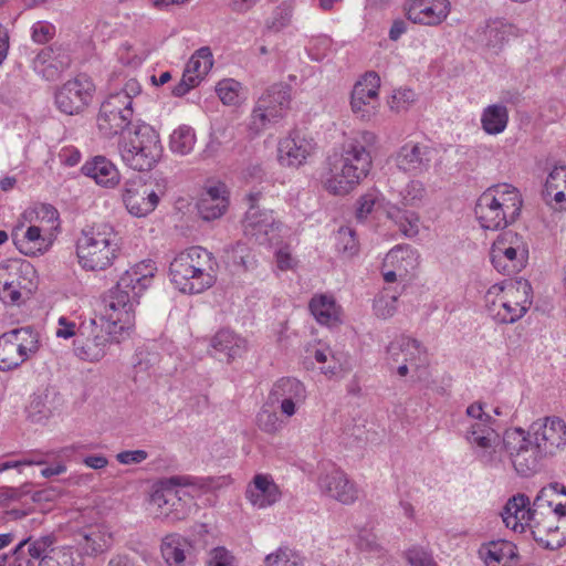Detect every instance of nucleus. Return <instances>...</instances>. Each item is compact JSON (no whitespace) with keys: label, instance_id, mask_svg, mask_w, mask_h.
I'll use <instances>...</instances> for the list:
<instances>
[{"label":"nucleus","instance_id":"1","mask_svg":"<svg viewBox=\"0 0 566 566\" xmlns=\"http://www.w3.org/2000/svg\"><path fill=\"white\" fill-rule=\"evenodd\" d=\"M374 133L363 130L343 146L339 155L329 159L325 188L334 195H346L365 178L371 168L370 148L376 144Z\"/></svg>","mask_w":566,"mask_h":566},{"label":"nucleus","instance_id":"2","mask_svg":"<svg viewBox=\"0 0 566 566\" xmlns=\"http://www.w3.org/2000/svg\"><path fill=\"white\" fill-rule=\"evenodd\" d=\"M157 268L151 260L142 261L125 271L116 286L103 298L104 315L114 326L129 329L135 322L134 307L153 282Z\"/></svg>","mask_w":566,"mask_h":566},{"label":"nucleus","instance_id":"3","mask_svg":"<svg viewBox=\"0 0 566 566\" xmlns=\"http://www.w3.org/2000/svg\"><path fill=\"white\" fill-rule=\"evenodd\" d=\"M171 282L182 293H201L216 282L217 262L212 253L201 247L180 252L169 266Z\"/></svg>","mask_w":566,"mask_h":566},{"label":"nucleus","instance_id":"4","mask_svg":"<svg viewBox=\"0 0 566 566\" xmlns=\"http://www.w3.org/2000/svg\"><path fill=\"white\" fill-rule=\"evenodd\" d=\"M120 244V237L109 223L87 227L76 242L78 263L88 271L106 270L118 258Z\"/></svg>","mask_w":566,"mask_h":566},{"label":"nucleus","instance_id":"5","mask_svg":"<svg viewBox=\"0 0 566 566\" xmlns=\"http://www.w3.org/2000/svg\"><path fill=\"white\" fill-rule=\"evenodd\" d=\"M522 203L517 188L500 184L488 188L479 197L474 212L482 228L499 230L518 218Z\"/></svg>","mask_w":566,"mask_h":566},{"label":"nucleus","instance_id":"6","mask_svg":"<svg viewBox=\"0 0 566 566\" xmlns=\"http://www.w3.org/2000/svg\"><path fill=\"white\" fill-rule=\"evenodd\" d=\"M118 151L123 163L136 170H151L164 151L159 133L149 124L138 123L120 134Z\"/></svg>","mask_w":566,"mask_h":566},{"label":"nucleus","instance_id":"7","mask_svg":"<svg viewBox=\"0 0 566 566\" xmlns=\"http://www.w3.org/2000/svg\"><path fill=\"white\" fill-rule=\"evenodd\" d=\"M142 92L139 82L129 78L116 92H111L99 107L97 127L106 138H112L132 127L133 99Z\"/></svg>","mask_w":566,"mask_h":566},{"label":"nucleus","instance_id":"8","mask_svg":"<svg viewBox=\"0 0 566 566\" xmlns=\"http://www.w3.org/2000/svg\"><path fill=\"white\" fill-rule=\"evenodd\" d=\"M532 287L526 280L495 284L488 291L486 297L495 295L488 304L489 314L500 324H513L522 318L532 304Z\"/></svg>","mask_w":566,"mask_h":566},{"label":"nucleus","instance_id":"9","mask_svg":"<svg viewBox=\"0 0 566 566\" xmlns=\"http://www.w3.org/2000/svg\"><path fill=\"white\" fill-rule=\"evenodd\" d=\"M195 484V479L189 475H175L160 480L157 489L150 495V505L155 516L170 522L184 520L187 515L184 496L187 493L178 488Z\"/></svg>","mask_w":566,"mask_h":566},{"label":"nucleus","instance_id":"10","mask_svg":"<svg viewBox=\"0 0 566 566\" xmlns=\"http://www.w3.org/2000/svg\"><path fill=\"white\" fill-rule=\"evenodd\" d=\"M291 103V87L287 84L276 83L270 86L259 98L254 107L249 128L254 134L262 132L269 124L282 119Z\"/></svg>","mask_w":566,"mask_h":566},{"label":"nucleus","instance_id":"11","mask_svg":"<svg viewBox=\"0 0 566 566\" xmlns=\"http://www.w3.org/2000/svg\"><path fill=\"white\" fill-rule=\"evenodd\" d=\"M490 256L493 266L500 273L512 275L525 268L528 250L521 235L506 231L493 242Z\"/></svg>","mask_w":566,"mask_h":566},{"label":"nucleus","instance_id":"12","mask_svg":"<svg viewBox=\"0 0 566 566\" xmlns=\"http://www.w3.org/2000/svg\"><path fill=\"white\" fill-rule=\"evenodd\" d=\"M507 455L517 474L522 476L537 472L542 459L547 457L521 428L506 431L505 458Z\"/></svg>","mask_w":566,"mask_h":566},{"label":"nucleus","instance_id":"13","mask_svg":"<svg viewBox=\"0 0 566 566\" xmlns=\"http://www.w3.org/2000/svg\"><path fill=\"white\" fill-rule=\"evenodd\" d=\"M95 86L84 76H77L65 82L55 92V105L66 115L80 114L91 103Z\"/></svg>","mask_w":566,"mask_h":566},{"label":"nucleus","instance_id":"14","mask_svg":"<svg viewBox=\"0 0 566 566\" xmlns=\"http://www.w3.org/2000/svg\"><path fill=\"white\" fill-rule=\"evenodd\" d=\"M105 318H107L105 316ZM107 331L103 326L97 327L95 321H92V333L84 336L85 327H81V334L74 340L75 355L86 361H98L106 354V347L112 339L115 338L117 329L122 332L119 325L114 326L106 319Z\"/></svg>","mask_w":566,"mask_h":566},{"label":"nucleus","instance_id":"15","mask_svg":"<svg viewBox=\"0 0 566 566\" xmlns=\"http://www.w3.org/2000/svg\"><path fill=\"white\" fill-rule=\"evenodd\" d=\"M380 77L376 72H367L352 91L353 113L361 120H370L379 108Z\"/></svg>","mask_w":566,"mask_h":566},{"label":"nucleus","instance_id":"16","mask_svg":"<svg viewBox=\"0 0 566 566\" xmlns=\"http://www.w3.org/2000/svg\"><path fill=\"white\" fill-rule=\"evenodd\" d=\"M163 195L161 189L156 190L140 179H133L124 184L122 199L127 211L140 218L156 209Z\"/></svg>","mask_w":566,"mask_h":566},{"label":"nucleus","instance_id":"17","mask_svg":"<svg viewBox=\"0 0 566 566\" xmlns=\"http://www.w3.org/2000/svg\"><path fill=\"white\" fill-rule=\"evenodd\" d=\"M526 434L547 457L555 454L566 446V424L558 417L537 419L530 426Z\"/></svg>","mask_w":566,"mask_h":566},{"label":"nucleus","instance_id":"18","mask_svg":"<svg viewBox=\"0 0 566 566\" xmlns=\"http://www.w3.org/2000/svg\"><path fill=\"white\" fill-rule=\"evenodd\" d=\"M260 193H250L248 199L250 207L243 220L244 234L260 244L272 243L279 229L272 212L260 210L256 206Z\"/></svg>","mask_w":566,"mask_h":566},{"label":"nucleus","instance_id":"19","mask_svg":"<svg viewBox=\"0 0 566 566\" xmlns=\"http://www.w3.org/2000/svg\"><path fill=\"white\" fill-rule=\"evenodd\" d=\"M306 400V388L298 379L282 377L276 380L269 394V401L280 405L283 416L291 418Z\"/></svg>","mask_w":566,"mask_h":566},{"label":"nucleus","instance_id":"20","mask_svg":"<svg viewBox=\"0 0 566 566\" xmlns=\"http://www.w3.org/2000/svg\"><path fill=\"white\" fill-rule=\"evenodd\" d=\"M436 157L437 150L433 147L422 143L408 142L397 151L396 165L403 172L420 176L430 170Z\"/></svg>","mask_w":566,"mask_h":566},{"label":"nucleus","instance_id":"21","mask_svg":"<svg viewBox=\"0 0 566 566\" xmlns=\"http://www.w3.org/2000/svg\"><path fill=\"white\" fill-rule=\"evenodd\" d=\"M534 539L548 549H556L566 542V532L562 531V521L553 510L538 511L530 523Z\"/></svg>","mask_w":566,"mask_h":566},{"label":"nucleus","instance_id":"22","mask_svg":"<svg viewBox=\"0 0 566 566\" xmlns=\"http://www.w3.org/2000/svg\"><path fill=\"white\" fill-rule=\"evenodd\" d=\"M468 444L470 446L475 459L484 467L500 468L505 462V446L506 432L501 437L497 432L492 436H483L476 438L467 436Z\"/></svg>","mask_w":566,"mask_h":566},{"label":"nucleus","instance_id":"23","mask_svg":"<svg viewBox=\"0 0 566 566\" xmlns=\"http://www.w3.org/2000/svg\"><path fill=\"white\" fill-rule=\"evenodd\" d=\"M34 276V269L28 263L21 265L14 273L0 269V298L4 303H17L21 297V290L31 293L35 283L29 276Z\"/></svg>","mask_w":566,"mask_h":566},{"label":"nucleus","instance_id":"24","mask_svg":"<svg viewBox=\"0 0 566 566\" xmlns=\"http://www.w3.org/2000/svg\"><path fill=\"white\" fill-rule=\"evenodd\" d=\"M314 150L312 138H307L300 130H292L290 135L279 143L277 158L281 165L300 167Z\"/></svg>","mask_w":566,"mask_h":566},{"label":"nucleus","instance_id":"25","mask_svg":"<svg viewBox=\"0 0 566 566\" xmlns=\"http://www.w3.org/2000/svg\"><path fill=\"white\" fill-rule=\"evenodd\" d=\"M518 35V29L507 22L505 19L488 20L483 27L476 31V41L494 51L500 52L509 40Z\"/></svg>","mask_w":566,"mask_h":566},{"label":"nucleus","instance_id":"26","mask_svg":"<svg viewBox=\"0 0 566 566\" xmlns=\"http://www.w3.org/2000/svg\"><path fill=\"white\" fill-rule=\"evenodd\" d=\"M11 238L17 249L28 256L42 255L51 245V242L42 235L41 228L36 226L24 228L23 223H19L13 227Z\"/></svg>","mask_w":566,"mask_h":566},{"label":"nucleus","instance_id":"27","mask_svg":"<svg viewBox=\"0 0 566 566\" xmlns=\"http://www.w3.org/2000/svg\"><path fill=\"white\" fill-rule=\"evenodd\" d=\"M450 2L448 0H413L407 17L413 23L437 25L449 14Z\"/></svg>","mask_w":566,"mask_h":566},{"label":"nucleus","instance_id":"28","mask_svg":"<svg viewBox=\"0 0 566 566\" xmlns=\"http://www.w3.org/2000/svg\"><path fill=\"white\" fill-rule=\"evenodd\" d=\"M318 485L322 492L343 504H352L358 497L356 486L340 470H333L332 472L321 476Z\"/></svg>","mask_w":566,"mask_h":566},{"label":"nucleus","instance_id":"29","mask_svg":"<svg viewBox=\"0 0 566 566\" xmlns=\"http://www.w3.org/2000/svg\"><path fill=\"white\" fill-rule=\"evenodd\" d=\"M501 516L506 527L523 533L533 517L530 499L524 494L514 495L506 502Z\"/></svg>","mask_w":566,"mask_h":566},{"label":"nucleus","instance_id":"30","mask_svg":"<svg viewBox=\"0 0 566 566\" xmlns=\"http://www.w3.org/2000/svg\"><path fill=\"white\" fill-rule=\"evenodd\" d=\"M252 505L264 509L273 505L281 499V491L269 474H256L245 492Z\"/></svg>","mask_w":566,"mask_h":566},{"label":"nucleus","instance_id":"31","mask_svg":"<svg viewBox=\"0 0 566 566\" xmlns=\"http://www.w3.org/2000/svg\"><path fill=\"white\" fill-rule=\"evenodd\" d=\"M387 354L392 361L410 363L416 368L424 363L426 358V350L421 344L417 339L405 335H400L390 342L387 346Z\"/></svg>","mask_w":566,"mask_h":566},{"label":"nucleus","instance_id":"32","mask_svg":"<svg viewBox=\"0 0 566 566\" xmlns=\"http://www.w3.org/2000/svg\"><path fill=\"white\" fill-rule=\"evenodd\" d=\"M229 206L226 187L214 186L208 188L200 197L197 209L200 217L206 221H211L224 214Z\"/></svg>","mask_w":566,"mask_h":566},{"label":"nucleus","instance_id":"33","mask_svg":"<svg viewBox=\"0 0 566 566\" xmlns=\"http://www.w3.org/2000/svg\"><path fill=\"white\" fill-rule=\"evenodd\" d=\"M81 170L83 175L93 178L97 185L103 187H115L120 180L116 166L104 156H95L92 160L86 161Z\"/></svg>","mask_w":566,"mask_h":566},{"label":"nucleus","instance_id":"34","mask_svg":"<svg viewBox=\"0 0 566 566\" xmlns=\"http://www.w3.org/2000/svg\"><path fill=\"white\" fill-rule=\"evenodd\" d=\"M210 346L229 361L242 356L247 340L230 329H220L210 340Z\"/></svg>","mask_w":566,"mask_h":566},{"label":"nucleus","instance_id":"35","mask_svg":"<svg viewBox=\"0 0 566 566\" xmlns=\"http://www.w3.org/2000/svg\"><path fill=\"white\" fill-rule=\"evenodd\" d=\"M386 216L392 220L399 230L409 238L419 232V217L415 211L406 210L396 203L388 202L385 207Z\"/></svg>","mask_w":566,"mask_h":566},{"label":"nucleus","instance_id":"36","mask_svg":"<svg viewBox=\"0 0 566 566\" xmlns=\"http://www.w3.org/2000/svg\"><path fill=\"white\" fill-rule=\"evenodd\" d=\"M480 553L488 566L506 565L516 557V546L510 541H496L486 544Z\"/></svg>","mask_w":566,"mask_h":566},{"label":"nucleus","instance_id":"37","mask_svg":"<svg viewBox=\"0 0 566 566\" xmlns=\"http://www.w3.org/2000/svg\"><path fill=\"white\" fill-rule=\"evenodd\" d=\"M189 548L190 544L186 538L170 534L163 539L161 554L169 566H185L186 552Z\"/></svg>","mask_w":566,"mask_h":566},{"label":"nucleus","instance_id":"38","mask_svg":"<svg viewBox=\"0 0 566 566\" xmlns=\"http://www.w3.org/2000/svg\"><path fill=\"white\" fill-rule=\"evenodd\" d=\"M8 337L14 342L17 349L28 360L40 349V336L31 326L14 328L7 332Z\"/></svg>","mask_w":566,"mask_h":566},{"label":"nucleus","instance_id":"39","mask_svg":"<svg viewBox=\"0 0 566 566\" xmlns=\"http://www.w3.org/2000/svg\"><path fill=\"white\" fill-rule=\"evenodd\" d=\"M507 122L509 111L503 104L489 105L481 115L482 128L489 135H497L504 132Z\"/></svg>","mask_w":566,"mask_h":566},{"label":"nucleus","instance_id":"40","mask_svg":"<svg viewBox=\"0 0 566 566\" xmlns=\"http://www.w3.org/2000/svg\"><path fill=\"white\" fill-rule=\"evenodd\" d=\"M310 310L316 321L322 325L332 326L339 322V312L335 301L326 295L312 298Z\"/></svg>","mask_w":566,"mask_h":566},{"label":"nucleus","instance_id":"41","mask_svg":"<svg viewBox=\"0 0 566 566\" xmlns=\"http://www.w3.org/2000/svg\"><path fill=\"white\" fill-rule=\"evenodd\" d=\"M417 252L410 245H397L385 258V265H391L399 272V276L408 273L417 265Z\"/></svg>","mask_w":566,"mask_h":566},{"label":"nucleus","instance_id":"42","mask_svg":"<svg viewBox=\"0 0 566 566\" xmlns=\"http://www.w3.org/2000/svg\"><path fill=\"white\" fill-rule=\"evenodd\" d=\"M84 543H81L87 555H96L107 551L112 544V534L104 528L95 527L82 533Z\"/></svg>","mask_w":566,"mask_h":566},{"label":"nucleus","instance_id":"43","mask_svg":"<svg viewBox=\"0 0 566 566\" xmlns=\"http://www.w3.org/2000/svg\"><path fill=\"white\" fill-rule=\"evenodd\" d=\"M25 357L17 349L7 333L0 336V370H12L25 361Z\"/></svg>","mask_w":566,"mask_h":566},{"label":"nucleus","instance_id":"44","mask_svg":"<svg viewBox=\"0 0 566 566\" xmlns=\"http://www.w3.org/2000/svg\"><path fill=\"white\" fill-rule=\"evenodd\" d=\"M160 356L157 353L139 352L136 354L134 364V379L144 380L148 377L156 376L159 370Z\"/></svg>","mask_w":566,"mask_h":566},{"label":"nucleus","instance_id":"45","mask_svg":"<svg viewBox=\"0 0 566 566\" xmlns=\"http://www.w3.org/2000/svg\"><path fill=\"white\" fill-rule=\"evenodd\" d=\"M226 259L229 264L240 268L243 271H248L255 266V255L251 252V249L242 242L227 248L224 250Z\"/></svg>","mask_w":566,"mask_h":566},{"label":"nucleus","instance_id":"46","mask_svg":"<svg viewBox=\"0 0 566 566\" xmlns=\"http://www.w3.org/2000/svg\"><path fill=\"white\" fill-rule=\"evenodd\" d=\"M195 144L196 134L190 126L181 125L170 135L169 147L175 154L187 155L193 149Z\"/></svg>","mask_w":566,"mask_h":566},{"label":"nucleus","instance_id":"47","mask_svg":"<svg viewBox=\"0 0 566 566\" xmlns=\"http://www.w3.org/2000/svg\"><path fill=\"white\" fill-rule=\"evenodd\" d=\"M212 65L213 56L210 48L202 46L191 55L185 69L188 70V73H193L202 80L211 70Z\"/></svg>","mask_w":566,"mask_h":566},{"label":"nucleus","instance_id":"48","mask_svg":"<svg viewBox=\"0 0 566 566\" xmlns=\"http://www.w3.org/2000/svg\"><path fill=\"white\" fill-rule=\"evenodd\" d=\"M559 492L566 495V488L558 483H551L549 485L544 486L536 495L533 506L531 507L533 515L537 514L538 511L544 512L546 510H552V505L554 503L552 497Z\"/></svg>","mask_w":566,"mask_h":566},{"label":"nucleus","instance_id":"49","mask_svg":"<svg viewBox=\"0 0 566 566\" xmlns=\"http://www.w3.org/2000/svg\"><path fill=\"white\" fill-rule=\"evenodd\" d=\"M426 187L420 180H411L400 191V203L402 207H418L424 196Z\"/></svg>","mask_w":566,"mask_h":566},{"label":"nucleus","instance_id":"50","mask_svg":"<svg viewBox=\"0 0 566 566\" xmlns=\"http://www.w3.org/2000/svg\"><path fill=\"white\" fill-rule=\"evenodd\" d=\"M241 84L233 78H226L218 83L216 91L226 105H237L240 98Z\"/></svg>","mask_w":566,"mask_h":566},{"label":"nucleus","instance_id":"51","mask_svg":"<svg viewBox=\"0 0 566 566\" xmlns=\"http://www.w3.org/2000/svg\"><path fill=\"white\" fill-rule=\"evenodd\" d=\"M70 56L61 49H57L56 54L52 59V62L45 66V70H41V76L48 81H54L64 70L70 66Z\"/></svg>","mask_w":566,"mask_h":566},{"label":"nucleus","instance_id":"52","mask_svg":"<svg viewBox=\"0 0 566 566\" xmlns=\"http://www.w3.org/2000/svg\"><path fill=\"white\" fill-rule=\"evenodd\" d=\"M256 423L260 430L269 434H275L283 429V421L277 413L264 408L258 413Z\"/></svg>","mask_w":566,"mask_h":566},{"label":"nucleus","instance_id":"53","mask_svg":"<svg viewBox=\"0 0 566 566\" xmlns=\"http://www.w3.org/2000/svg\"><path fill=\"white\" fill-rule=\"evenodd\" d=\"M397 301L398 297L396 295H390L386 292L379 294L374 301L376 316L384 319L391 317L397 311Z\"/></svg>","mask_w":566,"mask_h":566},{"label":"nucleus","instance_id":"54","mask_svg":"<svg viewBox=\"0 0 566 566\" xmlns=\"http://www.w3.org/2000/svg\"><path fill=\"white\" fill-rule=\"evenodd\" d=\"M56 538L53 534L41 536L40 538L29 543V555L34 559H44L53 552V545Z\"/></svg>","mask_w":566,"mask_h":566},{"label":"nucleus","instance_id":"55","mask_svg":"<svg viewBox=\"0 0 566 566\" xmlns=\"http://www.w3.org/2000/svg\"><path fill=\"white\" fill-rule=\"evenodd\" d=\"M564 185H566V166L555 167L548 175L545 188L543 190V196L545 200H548V197L556 189H564Z\"/></svg>","mask_w":566,"mask_h":566},{"label":"nucleus","instance_id":"56","mask_svg":"<svg viewBox=\"0 0 566 566\" xmlns=\"http://www.w3.org/2000/svg\"><path fill=\"white\" fill-rule=\"evenodd\" d=\"M416 101V93L410 88L396 90L389 102L392 111L403 112L407 111Z\"/></svg>","mask_w":566,"mask_h":566},{"label":"nucleus","instance_id":"57","mask_svg":"<svg viewBox=\"0 0 566 566\" xmlns=\"http://www.w3.org/2000/svg\"><path fill=\"white\" fill-rule=\"evenodd\" d=\"M410 566H434L437 563L430 552L420 546H412L405 553Z\"/></svg>","mask_w":566,"mask_h":566},{"label":"nucleus","instance_id":"58","mask_svg":"<svg viewBox=\"0 0 566 566\" xmlns=\"http://www.w3.org/2000/svg\"><path fill=\"white\" fill-rule=\"evenodd\" d=\"M338 250L348 255H353L358 250L355 233L350 228H340L337 234Z\"/></svg>","mask_w":566,"mask_h":566},{"label":"nucleus","instance_id":"59","mask_svg":"<svg viewBox=\"0 0 566 566\" xmlns=\"http://www.w3.org/2000/svg\"><path fill=\"white\" fill-rule=\"evenodd\" d=\"M235 558L224 547H216L210 553V559L208 566H235Z\"/></svg>","mask_w":566,"mask_h":566},{"label":"nucleus","instance_id":"60","mask_svg":"<svg viewBox=\"0 0 566 566\" xmlns=\"http://www.w3.org/2000/svg\"><path fill=\"white\" fill-rule=\"evenodd\" d=\"M495 432L497 431L492 427V421L467 423L462 437L467 440V436L473 434V437L481 438L483 436H492Z\"/></svg>","mask_w":566,"mask_h":566},{"label":"nucleus","instance_id":"61","mask_svg":"<svg viewBox=\"0 0 566 566\" xmlns=\"http://www.w3.org/2000/svg\"><path fill=\"white\" fill-rule=\"evenodd\" d=\"M54 35V27L46 22H36L32 27V40L43 44L49 42Z\"/></svg>","mask_w":566,"mask_h":566},{"label":"nucleus","instance_id":"62","mask_svg":"<svg viewBox=\"0 0 566 566\" xmlns=\"http://www.w3.org/2000/svg\"><path fill=\"white\" fill-rule=\"evenodd\" d=\"M148 458V453L145 450H127L117 453L116 460L120 464H138Z\"/></svg>","mask_w":566,"mask_h":566},{"label":"nucleus","instance_id":"63","mask_svg":"<svg viewBox=\"0 0 566 566\" xmlns=\"http://www.w3.org/2000/svg\"><path fill=\"white\" fill-rule=\"evenodd\" d=\"M357 546L360 551L365 552H379L380 545L377 537L369 531H361L358 535Z\"/></svg>","mask_w":566,"mask_h":566},{"label":"nucleus","instance_id":"64","mask_svg":"<svg viewBox=\"0 0 566 566\" xmlns=\"http://www.w3.org/2000/svg\"><path fill=\"white\" fill-rule=\"evenodd\" d=\"M56 52L57 49L51 46L42 49L33 60V70L41 75V70H45V66L52 62Z\"/></svg>","mask_w":566,"mask_h":566}]
</instances>
